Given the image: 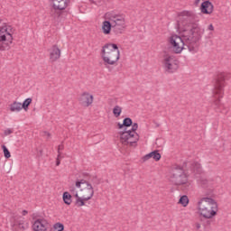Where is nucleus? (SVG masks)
<instances>
[{"label": "nucleus", "mask_w": 231, "mask_h": 231, "mask_svg": "<svg viewBox=\"0 0 231 231\" xmlns=\"http://www.w3.org/2000/svg\"><path fill=\"white\" fill-rule=\"evenodd\" d=\"M187 165H189V162H184L182 166L175 164L171 167L170 172V182L172 183V185L180 186L187 185V183H189V177L185 172L186 171H189Z\"/></svg>", "instance_id": "obj_4"}, {"label": "nucleus", "mask_w": 231, "mask_h": 231, "mask_svg": "<svg viewBox=\"0 0 231 231\" xmlns=\"http://www.w3.org/2000/svg\"><path fill=\"white\" fill-rule=\"evenodd\" d=\"M92 181H94V183H96V185H100V180H98V178H97V176L93 177Z\"/></svg>", "instance_id": "obj_35"}, {"label": "nucleus", "mask_w": 231, "mask_h": 231, "mask_svg": "<svg viewBox=\"0 0 231 231\" xmlns=\"http://www.w3.org/2000/svg\"><path fill=\"white\" fill-rule=\"evenodd\" d=\"M22 214H23V216H26V214H28V210H26V209L23 210Z\"/></svg>", "instance_id": "obj_42"}, {"label": "nucleus", "mask_w": 231, "mask_h": 231, "mask_svg": "<svg viewBox=\"0 0 231 231\" xmlns=\"http://www.w3.org/2000/svg\"><path fill=\"white\" fill-rule=\"evenodd\" d=\"M109 19L112 23V32H114L116 35L124 33L125 30V18L120 14H111Z\"/></svg>", "instance_id": "obj_8"}, {"label": "nucleus", "mask_w": 231, "mask_h": 231, "mask_svg": "<svg viewBox=\"0 0 231 231\" xmlns=\"http://www.w3.org/2000/svg\"><path fill=\"white\" fill-rule=\"evenodd\" d=\"M61 155L58 154L57 159H56V166L59 167V165H60V159H61Z\"/></svg>", "instance_id": "obj_34"}, {"label": "nucleus", "mask_w": 231, "mask_h": 231, "mask_svg": "<svg viewBox=\"0 0 231 231\" xmlns=\"http://www.w3.org/2000/svg\"><path fill=\"white\" fill-rule=\"evenodd\" d=\"M113 115H114V116H116V118H118V116H120V115H122V106H116L113 108Z\"/></svg>", "instance_id": "obj_25"}, {"label": "nucleus", "mask_w": 231, "mask_h": 231, "mask_svg": "<svg viewBox=\"0 0 231 231\" xmlns=\"http://www.w3.org/2000/svg\"><path fill=\"white\" fill-rule=\"evenodd\" d=\"M52 7L50 11L51 17L54 19H60V15H62V10H66L68 8V3L69 0H51Z\"/></svg>", "instance_id": "obj_9"}, {"label": "nucleus", "mask_w": 231, "mask_h": 231, "mask_svg": "<svg viewBox=\"0 0 231 231\" xmlns=\"http://www.w3.org/2000/svg\"><path fill=\"white\" fill-rule=\"evenodd\" d=\"M86 201H89L88 199H85L84 197H76L75 205L76 207H84L86 205Z\"/></svg>", "instance_id": "obj_21"}, {"label": "nucleus", "mask_w": 231, "mask_h": 231, "mask_svg": "<svg viewBox=\"0 0 231 231\" xmlns=\"http://www.w3.org/2000/svg\"><path fill=\"white\" fill-rule=\"evenodd\" d=\"M199 183H200L201 187H203V189H208V187H210V185H212V182L205 178H200Z\"/></svg>", "instance_id": "obj_23"}, {"label": "nucleus", "mask_w": 231, "mask_h": 231, "mask_svg": "<svg viewBox=\"0 0 231 231\" xmlns=\"http://www.w3.org/2000/svg\"><path fill=\"white\" fill-rule=\"evenodd\" d=\"M199 3H201V0H195V1L193 2V5H194L195 6H199Z\"/></svg>", "instance_id": "obj_37"}, {"label": "nucleus", "mask_w": 231, "mask_h": 231, "mask_svg": "<svg viewBox=\"0 0 231 231\" xmlns=\"http://www.w3.org/2000/svg\"><path fill=\"white\" fill-rule=\"evenodd\" d=\"M23 109V104L14 101L13 104L10 105V111L13 113H19Z\"/></svg>", "instance_id": "obj_20"}, {"label": "nucleus", "mask_w": 231, "mask_h": 231, "mask_svg": "<svg viewBox=\"0 0 231 231\" xmlns=\"http://www.w3.org/2000/svg\"><path fill=\"white\" fill-rule=\"evenodd\" d=\"M178 27L181 29L180 35L172 34L170 37V44L174 53H181L183 50H189L190 53H198L199 51V42L205 29H201L192 13L187 11L182 13L177 21ZM187 47V48H186Z\"/></svg>", "instance_id": "obj_1"}, {"label": "nucleus", "mask_w": 231, "mask_h": 231, "mask_svg": "<svg viewBox=\"0 0 231 231\" xmlns=\"http://www.w3.org/2000/svg\"><path fill=\"white\" fill-rule=\"evenodd\" d=\"M69 192L71 193L72 196L75 198H79V192L77 191V189L75 187H70Z\"/></svg>", "instance_id": "obj_31"}, {"label": "nucleus", "mask_w": 231, "mask_h": 231, "mask_svg": "<svg viewBox=\"0 0 231 231\" xmlns=\"http://www.w3.org/2000/svg\"><path fill=\"white\" fill-rule=\"evenodd\" d=\"M200 12L206 15H210L214 12V5L212 2L207 0L200 5Z\"/></svg>", "instance_id": "obj_14"}, {"label": "nucleus", "mask_w": 231, "mask_h": 231, "mask_svg": "<svg viewBox=\"0 0 231 231\" xmlns=\"http://www.w3.org/2000/svg\"><path fill=\"white\" fill-rule=\"evenodd\" d=\"M2 149L4 151L5 158L8 159L11 158L12 154L10 153V151L6 147V145H2Z\"/></svg>", "instance_id": "obj_30"}, {"label": "nucleus", "mask_w": 231, "mask_h": 231, "mask_svg": "<svg viewBox=\"0 0 231 231\" xmlns=\"http://www.w3.org/2000/svg\"><path fill=\"white\" fill-rule=\"evenodd\" d=\"M50 52V62H57L60 59V49L57 44L51 46L49 50Z\"/></svg>", "instance_id": "obj_13"}, {"label": "nucleus", "mask_w": 231, "mask_h": 231, "mask_svg": "<svg viewBox=\"0 0 231 231\" xmlns=\"http://www.w3.org/2000/svg\"><path fill=\"white\" fill-rule=\"evenodd\" d=\"M136 131H138V124H132V129L127 130L125 129L124 132H119L121 143L124 145H134L140 140V135L137 134Z\"/></svg>", "instance_id": "obj_6"}, {"label": "nucleus", "mask_w": 231, "mask_h": 231, "mask_svg": "<svg viewBox=\"0 0 231 231\" xmlns=\"http://www.w3.org/2000/svg\"><path fill=\"white\" fill-rule=\"evenodd\" d=\"M53 228L54 230H57V231H64V224L58 222L53 225Z\"/></svg>", "instance_id": "obj_29"}, {"label": "nucleus", "mask_w": 231, "mask_h": 231, "mask_svg": "<svg viewBox=\"0 0 231 231\" xmlns=\"http://www.w3.org/2000/svg\"><path fill=\"white\" fill-rule=\"evenodd\" d=\"M152 158L155 161V162H160V160H162V154H160V152H158V150H155L153 152H152Z\"/></svg>", "instance_id": "obj_27"}, {"label": "nucleus", "mask_w": 231, "mask_h": 231, "mask_svg": "<svg viewBox=\"0 0 231 231\" xmlns=\"http://www.w3.org/2000/svg\"><path fill=\"white\" fill-rule=\"evenodd\" d=\"M123 125H125V129H127V127H131V125H133V119L130 117H125L123 120Z\"/></svg>", "instance_id": "obj_28"}, {"label": "nucleus", "mask_w": 231, "mask_h": 231, "mask_svg": "<svg viewBox=\"0 0 231 231\" xmlns=\"http://www.w3.org/2000/svg\"><path fill=\"white\" fill-rule=\"evenodd\" d=\"M13 231H24L28 230L29 225L24 220H14L12 225Z\"/></svg>", "instance_id": "obj_15"}, {"label": "nucleus", "mask_w": 231, "mask_h": 231, "mask_svg": "<svg viewBox=\"0 0 231 231\" xmlns=\"http://www.w3.org/2000/svg\"><path fill=\"white\" fill-rule=\"evenodd\" d=\"M40 154H42V150L40 151Z\"/></svg>", "instance_id": "obj_44"}, {"label": "nucleus", "mask_w": 231, "mask_h": 231, "mask_svg": "<svg viewBox=\"0 0 231 231\" xmlns=\"http://www.w3.org/2000/svg\"><path fill=\"white\" fill-rule=\"evenodd\" d=\"M30 104H32V98L28 97L22 104V109H24V111H27L28 107H30Z\"/></svg>", "instance_id": "obj_26"}, {"label": "nucleus", "mask_w": 231, "mask_h": 231, "mask_svg": "<svg viewBox=\"0 0 231 231\" xmlns=\"http://www.w3.org/2000/svg\"><path fill=\"white\" fill-rule=\"evenodd\" d=\"M63 201L65 203V205H71V194H69V192L65 191L63 192Z\"/></svg>", "instance_id": "obj_22"}, {"label": "nucleus", "mask_w": 231, "mask_h": 231, "mask_svg": "<svg viewBox=\"0 0 231 231\" xmlns=\"http://www.w3.org/2000/svg\"><path fill=\"white\" fill-rule=\"evenodd\" d=\"M189 169L188 168V170L191 172H195V174H201V172H203V169L201 168V164H199V162H189Z\"/></svg>", "instance_id": "obj_18"}, {"label": "nucleus", "mask_w": 231, "mask_h": 231, "mask_svg": "<svg viewBox=\"0 0 231 231\" xmlns=\"http://www.w3.org/2000/svg\"><path fill=\"white\" fill-rule=\"evenodd\" d=\"M83 176H85V177H86V176H89V173L84 172V173H83Z\"/></svg>", "instance_id": "obj_43"}, {"label": "nucleus", "mask_w": 231, "mask_h": 231, "mask_svg": "<svg viewBox=\"0 0 231 231\" xmlns=\"http://www.w3.org/2000/svg\"><path fill=\"white\" fill-rule=\"evenodd\" d=\"M208 30H209L210 32H214V25L212 23H210L208 26Z\"/></svg>", "instance_id": "obj_38"}, {"label": "nucleus", "mask_w": 231, "mask_h": 231, "mask_svg": "<svg viewBox=\"0 0 231 231\" xmlns=\"http://www.w3.org/2000/svg\"><path fill=\"white\" fill-rule=\"evenodd\" d=\"M64 150V144H60L58 146V154H60V151H63Z\"/></svg>", "instance_id": "obj_36"}, {"label": "nucleus", "mask_w": 231, "mask_h": 231, "mask_svg": "<svg viewBox=\"0 0 231 231\" xmlns=\"http://www.w3.org/2000/svg\"><path fill=\"white\" fill-rule=\"evenodd\" d=\"M12 133H14V130L7 128L6 130H5L4 134H5V136H8V135L12 134Z\"/></svg>", "instance_id": "obj_33"}, {"label": "nucleus", "mask_w": 231, "mask_h": 231, "mask_svg": "<svg viewBox=\"0 0 231 231\" xmlns=\"http://www.w3.org/2000/svg\"><path fill=\"white\" fill-rule=\"evenodd\" d=\"M111 51H120L118 50V45L116 43H106L101 50V57L102 55L107 54Z\"/></svg>", "instance_id": "obj_16"}, {"label": "nucleus", "mask_w": 231, "mask_h": 231, "mask_svg": "<svg viewBox=\"0 0 231 231\" xmlns=\"http://www.w3.org/2000/svg\"><path fill=\"white\" fill-rule=\"evenodd\" d=\"M230 79V74L226 72L218 73L214 79V88H213V106H215L216 109H219L221 107V98L225 95V80H228Z\"/></svg>", "instance_id": "obj_2"}, {"label": "nucleus", "mask_w": 231, "mask_h": 231, "mask_svg": "<svg viewBox=\"0 0 231 231\" xmlns=\"http://www.w3.org/2000/svg\"><path fill=\"white\" fill-rule=\"evenodd\" d=\"M45 136H47L48 138H50L51 136V133L48 132H44Z\"/></svg>", "instance_id": "obj_41"}, {"label": "nucleus", "mask_w": 231, "mask_h": 231, "mask_svg": "<svg viewBox=\"0 0 231 231\" xmlns=\"http://www.w3.org/2000/svg\"><path fill=\"white\" fill-rule=\"evenodd\" d=\"M162 68L166 73H176L180 68V63L173 56L166 55L162 60Z\"/></svg>", "instance_id": "obj_10"}, {"label": "nucleus", "mask_w": 231, "mask_h": 231, "mask_svg": "<svg viewBox=\"0 0 231 231\" xmlns=\"http://www.w3.org/2000/svg\"><path fill=\"white\" fill-rule=\"evenodd\" d=\"M77 189H80L81 197L85 199H91L93 196H95V189H93V185L89 183V181L86 180H80L76 181Z\"/></svg>", "instance_id": "obj_7"}, {"label": "nucleus", "mask_w": 231, "mask_h": 231, "mask_svg": "<svg viewBox=\"0 0 231 231\" xmlns=\"http://www.w3.org/2000/svg\"><path fill=\"white\" fill-rule=\"evenodd\" d=\"M50 223L45 218H37L32 224L33 231H48Z\"/></svg>", "instance_id": "obj_12"}, {"label": "nucleus", "mask_w": 231, "mask_h": 231, "mask_svg": "<svg viewBox=\"0 0 231 231\" xmlns=\"http://www.w3.org/2000/svg\"><path fill=\"white\" fill-rule=\"evenodd\" d=\"M14 42V36H12V26L6 25L0 20V51L10 50V44Z\"/></svg>", "instance_id": "obj_5"}, {"label": "nucleus", "mask_w": 231, "mask_h": 231, "mask_svg": "<svg viewBox=\"0 0 231 231\" xmlns=\"http://www.w3.org/2000/svg\"><path fill=\"white\" fill-rule=\"evenodd\" d=\"M111 30H113V23L109 21H104L102 24V31L105 35H109L111 33Z\"/></svg>", "instance_id": "obj_19"}, {"label": "nucleus", "mask_w": 231, "mask_h": 231, "mask_svg": "<svg viewBox=\"0 0 231 231\" xmlns=\"http://www.w3.org/2000/svg\"><path fill=\"white\" fill-rule=\"evenodd\" d=\"M117 125H118V129H124V127H125L124 123L123 124L117 123Z\"/></svg>", "instance_id": "obj_39"}, {"label": "nucleus", "mask_w": 231, "mask_h": 231, "mask_svg": "<svg viewBox=\"0 0 231 231\" xmlns=\"http://www.w3.org/2000/svg\"><path fill=\"white\" fill-rule=\"evenodd\" d=\"M195 226H196L197 230H199V228H201V224L196 223Z\"/></svg>", "instance_id": "obj_40"}, {"label": "nucleus", "mask_w": 231, "mask_h": 231, "mask_svg": "<svg viewBox=\"0 0 231 231\" xmlns=\"http://www.w3.org/2000/svg\"><path fill=\"white\" fill-rule=\"evenodd\" d=\"M103 62L107 68V66H115L120 60V51H112L110 52H106V54L102 55Z\"/></svg>", "instance_id": "obj_11"}, {"label": "nucleus", "mask_w": 231, "mask_h": 231, "mask_svg": "<svg viewBox=\"0 0 231 231\" xmlns=\"http://www.w3.org/2000/svg\"><path fill=\"white\" fill-rule=\"evenodd\" d=\"M198 208L200 216L205 219H212V217L217 216V202L212 198L204 197L200 199L198 202Z\"/></svg>", "instance_id": "obj_3"}, {"label": "nucleus", "mask_w": 231, "mask_h": 231, "mask_svg": "<svg viewBox=\"0 0 231 231\" xmlns=\"http://www.w3.org/2000/svg\"><path fill=\"white\" fill-rule=\"evenodd\" d=\"M151 158H152V152H151L150 153L144 155V156L143 157V162H147V160H151Z\"/></svg>", "instance_id": "obj_32"}, {"label": "nucleus", "mask_w": 231, "mask_h": 231, "mask_svg": "<svg viewBox=\"0 0 231 231\" xmlns=\"http://www.w3.org/2000/svg\"><path fill=\"white\" fill-rule=\"evenodd\" d=\"M79 101L86 107H89V106H91V104H93V95H90L89 93L84 92L81 95V97L79 98Z\"/></svg>", "instance_id": "obj_17"}, {"label": "nucleus", "mask_w": 231, "mask_h": 231, "mask_svg": "<svg viewBox=\"0 0 231 231\" xmlns=\"http://www.w3.org/2000/svg\"><path fill=\"white\" fill-rule=\"evenodd\" d=\"M179 204L182 205V207H187V205H189V197H187V195L181 196L179 199Z\"/></svg>", "instance_id": "obj_24"}]
</instances>
